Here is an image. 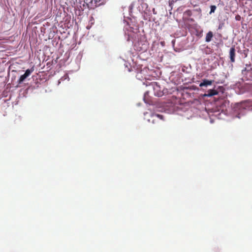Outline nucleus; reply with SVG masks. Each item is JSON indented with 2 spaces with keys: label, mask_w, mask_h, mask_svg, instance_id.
<instances>
[{
  "label": "nucleus",
  "mask_w": 252,
  "mask_h": 252,
  "mask_svg": "<svg viewBox=\"0 0 252 252\" xmlns=\"http://www.w3.org/2000/svg\"><path fill=\"white\" fill-rule=\"evenodd\" d=\"M229 57L230 59V61L232 63H234L235 62V48L234 47H231L229 51Z\"/></svg>",
  "instance_id": "1"
},
{
  "label": "nucleus",
  "mask_w": 252,
  "mask_h": 252,
  "mask_svg": "<svg viewBox=\"0 0 252 252\" xmlns=\"http://www.w3.org/2000/svg\"><path fill=\"white\" fill-rule=\"evenodd\" d=\"M213 80H209L207 79H204L202 81V82L199 84V86L200 87H207L208 86L211 85L213 83Z\"/></svg>",
  "instance_id": "2"
},
{
  "label": "nucleus",
  "mask_w": 252,
  "mask_h": 252,
  "mask_svg": "<svg viewBox=\"0 0 252 252\" xmlns=\"http://www.w3.org/2000/svg\"><path fill=\"white\" fill-rule=\"evenodd\" d=\"M218 94V92L214 89L209 90L207 91V94L205 95L207 96H212Z\"/></svg>",
  "instance_id": "3"
},
{
  "label": "nucleus",
  "mask_w": 252,
  "mask_h": 252,
  "mask_svg": "<svg viewBox=\"0 0 252 252\" xmlns=\"http://www.w3.org/2000/svg\"><path fill=\"white\" fill-rule=\"evenodd\" d=\"M213 37V32L211 31H209L207 34L205 38V41L207 42H209L212 40V39Z\"/></svg>",
  "instance_id": "4"
},
{
  "label": "nucleus",
  "mask_w": 252,
  "mask_h": 252,
  "mask_svg": "<svg viewBox=\"0 0 252 252\" xmlns=\"http://www.w3.org/2000/svg\"><path fill=\"white\" fill-rule=\"evenodd\" d=\"M27 76H26L25 75V74H24L23 75H21L18 80V83L19 84L21 83L22 82H23L25 79L27 78Z\"/></svg>",
  "instance_id": "5"
},
{
  "label": "nucleus",
  "mask_w": 252,
  "mask_h": 252,
  "mask_svg": "<svg viewBox=\"0 0 252 252\" xmlns=\"http://www.w3.org/2000/svg\"><path fill=\"white\" fill-rule=\"evenodd\" d=\"M33 71V69H28L26 70L24 74L26 76H27V77H28Z\"/></svg>",
  "instance_id": "6"
},
{
  "label": "nucleus",
  "mask_w": 252,
  "mask_h": 252,
  "mask_svg": "<svg viewBox=\"0 0 252 252\" xmlns=\"http://www.w3.org/2000/svg\"><path fill=\"white\" fill-rule=\"evenodd\" d=\"M211 10L210 12V14H211L212 13H214L216 9V6L215 5H211Z\"/></svg>",
  "instance_id": "7"
},
{
  "label": "nucleus",
  "mask_w": 252,
  "mask_h": 252,
  "mask_svg": "<svg viewBox=\"0 0 252 252\" xmlns=\"http://www.w3.org/2000/svg\"><path fill=\"white\" fill-rule=\"evenodd\" d=\"M154 90H158V88H159V86L157 84V83H154V84H152Z\"/></svg>",
  "instance_id": "8"
},
{
  "label": "nucleus",
  "mask_w": 252,
  "mask_h": 252,
  "mask_svg": "<svg viewBox=\"0 0 252 252\" xmlns=\"http://www.w3.org/2000/svg\"><path fill=\"white\" fill-rule=\"evenodd\" d=\"M235 19L237 21H240L241 20V16L239 15H237L235 16Z\"/></svg>",
  "instance_id": "9"
},
{
  "label": "nucleus",
  "mask_w": 252,
  "mask_h": 252,
  "mask_svg": "<svg viewBox=\"0 0 252 252\" xmlns=\"http://www.w3.org/2000/svg\"><path fill=\"white\" fill-rule=\"evenodd\" d=\"M156 117L159 118L160 119H163V116L159 114H157L155 115Z\"/></svg>",
  "instance_id": "10"
},
{
  "label": "nucleus",
  "mask_w": 252,
  "mask_h": 252,
  "mask_svg": "<svg viewBox=\"0 0 252 252\" xmlns=\"http://www.w3.org/2000/svg\"><path fill=\"white\" fill-rule=\"evenodd\" d=\"M157 95L158 96H160L162 95V93L161 92L158 93Z\"/></svg>",
  "instance_id": "11"
},
{
  "label": "nucleus",
  "mask_w": 252,
  "mask_h": 252,
  "mask_svg": "<svg viewBox=\"0 0 252 252\" xmlns=\"http://www.w3.org/2000/svg\"><path fill=\"white\" fill-rule=\"evenodd\" d=\"M187 12L188 13V15H190L191 11L190 10H189V11H187Z\"/></svg>",
  "instance_id": "12"
},
{
  "label": "nucleus",
  "mask_w": 252,
  "mask_h": 252,
  "mask_svg": "<svg viewBox=\"0 0 252 252\" xmlns=\"http://www.w3.org/2000/svg\"><path fill=\"white\" fill-rule=\"evenodd\" d=\"M245 71H246V68H245V69L242 70V73H244Z\"/></svg>",
  "instance_id": "13"
}]
</instances>
